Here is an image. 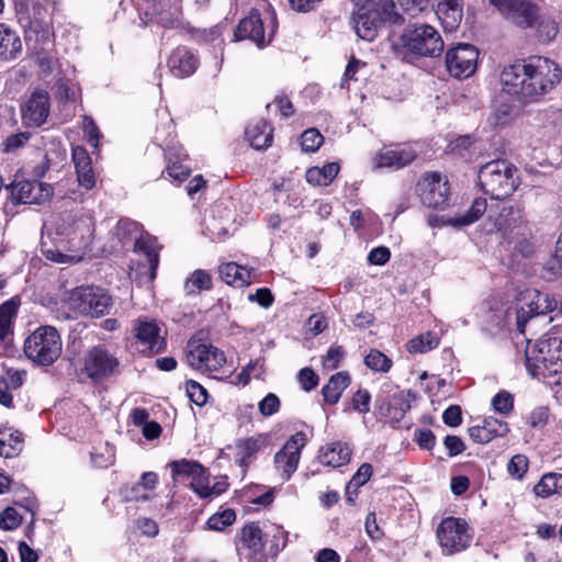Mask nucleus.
<instances>
[{
	"label": "nucleus",
	"mask_w": 562,
	"mask_h": 562,
	"mask_svg": "<svg viewBox=\"0 0 562 562\" xmlns=\"http://www.w3.org/2000/svg\"><path fill=\"white\" fill-rule=\"evenodd\" d=\"M195 56L183 46L177 47L168 59V66L175 77L183 78L191 76L196 69Z\"/></svg>",
	"instance_id": "obj_25"
},
{
	"label": "nucleus",
	"mask_w": 562,
	"mask_h": 562,
	"mask_svg": "<svg viewBox=\"0 0 562 562\" xmlns=\"http://www.w3.org/2000/svg\"><path fill=\"white\" fill-rule=\"evenodd\" d=\"M555 307L557 302L550 299L548 294L535 291L527 308L520 307L516 312L517 330L520 334H524L528 321L535 316L546 315L547 313L553 311Z\"/></svg>",
	"instance_id": "obj_19"
},
{
	"label": "nucleus",
	"mask_w": 562,
	"mask_h": 562,
	"mask_svg": "<svg viewBox=\"0 0 562 562\" xmlns=\"http://www.w3.org/2000/svg\"><path fill=\"white\" fill-rule=\"evenodd\" d=\"M25 371L8 369L5 375L0 376V384L7 389L16 390L23 384Z\"/></svg>",
	"instance_id": "obj_53"
},
{
	"label": "nucleus",
	"mask_w": 562,
	"mask_h": 562,
	"mask_svg": "<svg viewBox=\"0 0 562 562\" xmlns=\"http://www.w3.org/2000/svg\"><path fill=\"white\" fill-rule=\"evenodd\" d=\"M306 445V435L297 431L292 435L274 456V465L283 481H289L296 471L301 451Z\"/></svg>",
	"instance_id": "obj_13"
},
{
	"label": "nucleus",
	"mask_w": 562,
	"mask_h": 562,
	"mask_svg": "<svg viewBox=\"0 0 562 562\" xmlns=\"http://www.w3.org/2000/svg\"><path fill=\"white\" fill-rule=\"evenodd\" d=\"M318 375L311 368H303L299 371L297 381L306 392L314 390L318 384Z\"/></svg>",
	"instance_id": "obj_55"
},
{
	"label": "nucleus",
	"mask_w": 562,
	"mask_h": 562,
	"mask_svg": "<svg viewBox=\"0 0 562 562\" xmlns=\"http://www.w3.org/2000/svg\"><path fill=\"white\" fill-rule=\"evenodd\" d=\"M487 203L483 198L475 199L470 210L462 216L453 217H441L443 225H450L454 227H462L476 222L486 211Z\"/></svg>",
	"instance_id": "obj_30"
},
{
	"label": "nucleus",
	"mask_w": 562,
	"mask_h": 562,
	"mask_svg": "<svg viewBox=\"0 0 562 562\" xmlns=\"http://www.w3.org/2000/svg\"><path fill=\"white\" fill-rule=\"evenodd\" d=\"M417 192L422 203L427 207H442L447 204L450 186L439 172H426L417 182Z\"/></svg>",
	"instance_id": "obj_12"
},
{
	"label": "nucleus",
	"mask_w": 562,
	"mask_h": 562,
	"mask_svg": "<svg viewBox=\"0 0 562 562\" xmlns=\"http://www.w3.org/2000/svg\"><path fill=\"white\" fill-rule=\"evenodd\" d=\"M272 537L274 543L270 547V552L276 557L281 548L279 539H283L281 528L273 525H261L258 521L246 524L239 533L240 547L238 553L243 562H268L266 553V542L268 537Z\"/></svg>",
	"instance_id": "obj_3"
},
{
	"label": "nucleus",
	"mask_w": 562,
	"mask_h": 562,
	"mask_svg": "<svg viewBox=\"0 0 562 562\" xmlns=\"http://www.w3.org/2000/svg\"><path fill=\"white\" fill-rule=\"evenodd\" d=\"M15 313L16 305L13 302H5L0 306V339H4L10 334Z\"/></svg>",
	"instance_id": "obj_44"
},
{
	"label": "nucleus",
	"mask_w": 562,
	"mask_h": 562,
	"mask_svg": "<svg viewBox=\"0 0 562 562\" xmlns=\"http://www.w3.org/2000/svg\"><path fill=\"white\" fill-rule=\"evenodd\" d=\"M71 156L79 184L87 190L92 189L95 186V175L88 151L81 146H75Z\"/></svg>",
	"instance_id": "obj_22"
},
{
	"label": "nucleus",
	"mask_w": 562,
	"mask_h": 562,
	"mask_svg": "<svg viewBox=\"0 0 562 562\" xmlns=\"http://www.w3.org/2000/svg\"><path fill=\"white\" fill-rule=\"evenodd\" d=\"M272 22L273 24L276 23L274 14L272 15ZM273 32L274 25L272 26V31L269 34L268 40L266 41L263 22L260 18L258 10L252 9L249 12L248 16L244 18L238 23L235 31V37L237 41L250 40L254 43H256L257 46L263 47L266 44L270 42Z\"/></svg>",
	"instance_id": "obj_18"
},
{
	"label": "nucleus",
	"mask_w": 562,
	"mask_h": 562,
	"mask_svg": "<svg viewBox=\"0 0 562 562\" xmlns=\"http://www.w3.org/2000/svg\"><path fill=\"white\" fill-rule=\"evenodd\" d=\"M501 14L520 29L535 26L540 8L530 0H490Z\"/></svg>",
	"instance_id": "obj_11"
},
{
	"label": "nucleus",
	"mask_w": 562,
	"mask_h": 562,
	"mask_svg": "<svg viewBox=\"0 0 562 562\" xmlns=\"http://www.w3.org/2000/svg\"><path fill=\"white\" fill-rule=\"evenodd\" d=\"M93 299L88 315L92 317H101L109 314L112 307V299L102 289L92 286Z\"/></svg>",
	"instance_id": "obj_40"
},
{
	"label": "nucleus",
	"mask_w": 562,
	"mask_h": 562,
	"mask_svg": "<svg viewBox=\"0 0 562 562\" xmlns=\"http://www.w3.org/2000/svg\"><path fill=\"white\" fill-rule=\"evenodd\" d=\"M49 109L48 92L35 90L21 108L22 121L27 126H41L46 122Z\"/></svg>",
	"instance_id": "obj_17"
},
{
	"label": "nucleus",
	"mask_w": 562,
	"mask_h": 562,
	"mask_svg": "<svg viewBox=\"0 0 562 562\" xmlns=\"http://www.w3.org/2000/svg\"><path fill=\"white\" fill-rule=\"evenodd\" d=\"M258 408L262 416H272L280 408V400L274 393H269L259 402Z\"/></svg>",
	"instance_id": "obj_54"
},
{
	"label": "nucleus",
	"mask_w": 562,
	"mask_h": 562,
	"mask_svg": "<svg viewBox=\"0 0 562 562\" xmlns=\"http://www.w3.org/2000/svg\"><path fill=\"white\" fill-rule=\"evenodd\" d=\"M135 337L151 352H159L165 347L160 338V328L155 322L138 319L134 325Z\"/></svg>",
	"instance_id": "obj_24"
},
{
	"label": "nucleus",
	"mask_w": 562,
	"mask_h": 562,
	"mask_svg": "<svg viewBox=\"0 0 562 562\" xmlns=\"http://www.w3.org/2000/svg\"><path fill=\"white\" fill-rule=\"evenodd\" d=\"M135 250H138L146 256L150 268V277L155 278V271L159 263L157 239L149 235L140 234L139 237L136 238Z\"/></svg>",
	"instance_id": "obj_33"
},
{
	"label": "nucleus",
	"mask_w": 562,
	"mask_h": 562,
	"mask_svg": "<svg viewBox=\"0 0 562 562\" xmlns=\"http://www.w3.org/2000/svg\"><path fill=\"white\" fill-rule=\"evenodd\" d=\"M220 277L229 285L244 286L250 283V271L235 263H223L218 268Z\"/></svg>",
	"instance_id": "obj_31"
},
{
	"label": "nucleus",
	"mask_w": 562,
	"mask_h": 562,
	"mask_svg": "<svg viewBox=\"0 0 562 562\" xmlns=\"http://www.w3.org/2000/svg\"><path fill=\"white\" fill-rule=\"evenodd\" d=\"M113 233L122 243V245H124L133 238L136 240V238L139 237L137 236L139 233V225L137 222L130 218L120 220Z\"/></svg>",
	"instance_id": "obj_41"
},
{
	"label": "nucleus",
	"mask_w": 562,
	"mask_h": 562,
	"mask_svg": "<svg viewBox=\"0 0 562 562\" xmlns=\"http://www.w3.org/2000/svg\"><path fill=\"white\" fill-rule=\"evenodd\" d=\"M188 363L202 372H217L226 362L224 352L217 347L192 338L187 346Z\"/></svg>",
	"instance_id": "obj_9"
},
{
	"label": "nucleus",
	"mask_w": 562,
	"mask_h": 562,
	"mask_svg": "<svg viewBox=\"0 0 562 562\" xmlns=\"http://www.w3.org/2000/svg\"><path fill=\"white\" fill-rule=\"evenodd\" d=\"M189 398L198 406H202L207 401V391L198 382L190 380L186 384Z\"/></svg>",
	"instance_id": "obj_50"
},
{
	"label": "nucleus",
	"mask_w": 562,
	"mask_h": 562,
	"mask_svg": "<svg viewBox=\"0 0 562 562\" xmlns=\"http://www.w3.org/2000/svg\"><path fill=\"white\" fill-rule=\"evenodd\" d=\"M22 522V517L12 507L5 508L0 514V528L3 530H13L18 528Z\"/></svg>",
	"instance_id": "obj_52"
},
{
	"label": "nucleus",
	"mask_w": 562,
	"mask_h": 562,
	"mask_svg": "<svg viewBox=\"0 0 562 562\" xmlns=\"http://www.w3.org/2000/svg\"><path fill=\"white\" fill-rule=\"evenodd\" d=\"M351 449L341 441L331 442L321 449L319 460L324 465L338 468L349 463Z\"/></svg>",
	"instance_id": "obj_27"
},
{
	"label": "nucleus",
	"mask_w": 562,
	"mask_h": 562,
	"mask_svg": "<svg viewBox=\"0 0 562 562\" xmlns=\"http://www.w3.org/2000/svg\"><path fill=\"white\" fill-rule=\"evenodd\" d=\"M82 130L85 135L87 136L88 140L94 146H98V140L100 138V132L98 126L95 125L94 121L88 116H82Z\"/></svg>",
	"instance_id": "obj_60"
},
{
	"label": "nucleus",
	"mask_w": 562,
	"mask_h": 562,
	"mask_svg": "<svg viewBox=\"0 0 562 562\" xmlns=\"http://www.w3.org/2000/svg\"><path fill=\"white\" fill-rule=\"evenodd\" d=\"M371 395L367 390H358L351 400L352 408L359 413H368Z\"/></svg>",
	"instance_id": "obj_58"
},
{
	"label": "nucleus",
	"mask_w": 562,
	"mask_h": 562,
	"mask_svg": "<svg viewBox=\"0 0 562 562\" xmlns=\"http://www.w3.org/2000/svg\"><path fill=\"white\" fill-rule=\"evenodd\" d=\"M390 258H391L390 249L387 247H383V246L373 248L368 255V261L371 265H376V266H382V265L386 263L390 260Z\"/></svg>",
	"instance_id": "obj_63"
},
{
	"label": "nucleus",
	"mask_w": 562,
	"mask_h": 562,
	"mask_svg": "<svg viewBox=\"0 0 562 562\" xmlns=\"http://www.w3.org/2000/svg\"><path fill=\"white\" fill-rule=\"evenodd\" d=\"M372 473V465L370 463H362L350 480L347 490H349L350 486H355L356 488L363 486L370 480Z\"/></svg>",
	"instance_id": "obj_57"
},
{
	"label": "nucleus",
	"mask_w": 562,
	"mask_h": 562,
	"mask_svg": "<svg viewBox=\"0 0 562 562\" xmlns=\"http://www.w3.org/2000/svg\"><path fill=\"white\" fill-rule=\"evenodd\" d=\"M173 476H191L192 490L202 498L210 497V483L206 469L196 461L180 460L170 464Z\"/></svg>",
	"instance_id": "obj_16"
},
{
	"label": "nucleus",
	"mask_w": 562,
	"mask_h": 562,
	"mask_svg": "<svg viewBox=\"0 0 562 562\" xmlns=\"http://www.w3.org/2000/svg\"><path fill=\"white\" fill-rule=\"evenodd\" d=\"M438 345L439 337L431 331H427L408 340L406 348L411 353H424L435 349Z\"/></svg>",
	"instance_id": "obj_37"
},
{
	"label": "nucleus",
	"mask_w": 562,
	"mask_h": 562,
	"mask_svg": "<svg viewBox=\"0 0 562 562\" xmlns=\"http://www.w3.org/2000/svg\"><path fill=\"white\" fill-rule=\"evenodd\" d=\"M537 496L548 497L559 491H562V474H544L533 488Z\"/></svg>",
	"instance_id": "obj_39"
},
{
	"label": "nucleus",
	"mask_w": 562,
	"mask_h": 562,
	"mask_svg": "<svg viewBox=\"0 0 562 562\" xmlns=\"http://www.w3.org/2000/svg\"><path fill=\"white\" fill-rule=\"evenodd\" d=\"M52 31L47 23L40 20L29 21L24 25V41L30 50L40 55L50 44Z\"/></svg>",
	"instance_id": "obj_20"
},
{
	"label": "nucleus",
	"mask_w": 562,
	"mask_h": 562,
	"mask_svg": "<svg viewBox=\"0 0 562 562\" xmlns=\"http://www.w3.org/2000/svg\"><path fill=\"white\" fill-rule=\"evenodd\" d=\"M479 50L471 44H458L446 54V66L454 78H469L475 72Z\"/></svg>",
	"instance_id": "obj_14"
},
{
	"label": "nucleus",
	"mask_w": 562,
	"mask_h": 562,
	"mask_svg": "<svg viewBox=\"0 0 562 562\" xmlns=\"http://www.w3.org/2000/svg\"><path fill=\"white\" fill-rule=\"evenodd\" d=\"M352 22L357 35L363 41L372 42L383 24L400 25L404 23V18L395 10L393 0H380L379 3L361 7L355 13Z\"/></svg>",
	"instance_id": "obj_5"
},
{
	"label": "nucleus",
	"mask_w": 562,
	"mask_h": 562,
	"mask_svg": "<svg viewBox=\"0 0 562 562\" xmlns=\"http://www.w3.org/2000/svg\"><path fill=\"white\" fill-rule=\"evenodd\" d=\"M63 342L52 326H41L24 341L25 356L38 366H50L60 356Z\"/></svg>",
	"instance_id": "obj_7"
},
{
	"label": "nucleus",
	"mask_w": 562,
	"mask_h": 562,
	"mask_svg": "<svg viewBox=\"0 0 562 562\" xmlns=\"http://www.w3.org/2000/svg\"><path fill=\"white\" fill-rule=\"evenodd\" d=\"M435 13L443 29L452 32L459 27L462 21L463 4L461 0H438Z\"/></svg>",
	"instance_id": "obj_23"
},
{
	"label": "nucleus",
	"mask_w": 562,
	"mask_h": 562,
	"mask_svg": "<svg viewBox=\"0 0 562 562\" xmlns=\"http://www.w3.org/2000/svg\"><path fill=\"white\" fill-rule=\"evenodd\" d=\"M437 538L443 554L451 555L465 550L471 542L469 526L465 520L447 517L437 528Z\"/></svg>",
	"instance_id": "obj_8"
},
{
	"label": "nucleus",
	"mask_w": 562,
	"mask_h": 562,
	"mask_svg": "<svg viewBox=\"0 0 562 562\" xmlns=\"http://www.w3.org/2000/svg\"><path fill=\"white\" fill-rule=\"evenodd\" d=\"M364 363L371 370L379 372H387L392 367V360L376 349H372L366 356Z\"/></svg>",
	"instance_id": "obj_43"
},
{
	"label": "nucleus",
	"mask_w": 562,
	"mask_h": 562,
	"mask_svg": "<svg viewBox=\"0 0 562 562\" xmlns=\"http://www.w3.org/2000/svg\"><path fill=\"white\" fill-rule=\"evenodd\" d=\"M529 460L525 454H515L507 464V472L514 480H522L528 471Z\"/></svg>",
	"instance_id": "obj_45"
},
{
	"label": "nucleus",
	"mask_w": 562,
	"mask_h": 562,
	"mask_svg": "<svg viewBox=\"0 0 562 562\" xmlns=\"http://www.w3.org/2000/svg\"><path fill=\"white\" fill-rule=\"evenodd\" d=\"M561 79L559 65L542 56L518 60L501 74L503 91L521 104L539 102L555 89Z\"/></svg>",
	"instance_id": "obj_1"
},
{
	"label": "nucleus",
	"mask_w": 562,
	"mask_h": 562,
	"mask_svg": "<svg viewBox=\"0 0 562 562\" xmlns=\"http://www.w3.org/2000/svg\"><path fill=\"white\" fill-rule=\"evenodd\" d=\"M533 27L536 29L539 42L542 43L552 41L559 33L557 22L552 18L541 14V12H539Z\"/></svg>",
	"instance_id": "obj_36"
},
{
	"label": "nucleus",
	"mask_w": 562,
	"mask_h": 562,
	"mask_svg": "<svg viewBox=\"0 0 562 562\" xmlns=\"http://www.w3.org/2000/svg\"><path fill=\"white\" fill-rule=\"evenodd\" d=\"M509 431L508 424L493 416L485 417L482 425L468 429L470 438L476 443H487L496 437H503Z\"/></svg>",
	"instance_id": "obj_21"
},
{
	"label": "nucleus",
	"mask_w": 562,
	"mask_h": 562,
	"mask_svg": "<svg viewBox=\"0 0 562 562\" xmlns=\"http://www.w3.org/2000/svg\"><path fill=\"white\" fill-rule=\"evenodd\" d=\"M21 48L20 37L7 25L0 24V56L4 59H12Z\"/></svg>",
	"instance_id": "obj_34"
},
{
	"label": "nucleus",
	"mask_w": 562,
	"mask_h": 562,
	"mask_svg": "<svg viewBox=\"0 0 562 562\" xmlns=\"http://www.w3.org/2000/svg\"><path fill=\"white\" fill-rule=\"evenodd\" d=\"M494 412L508 416L514 409V396L508 391H501L492 398Z\"/></svg>",
	"instance_id": "obj_46"
},
{
	"label": "nucleus",
	"mask_w": 562,
	"mask_h": 562,
	"mask_svg": "<svg viewBox=\"0 0 562 562\" xmlns=\"http://www.w3.org/2000/svg\"><path fill=\"white\" fill-rule=\"evenodd\" d=\"M344 349L342 347H330L323 359L324 368L328 370H334L338 368L340 361L344 358Z\"/></svg>",
	"instance_id": "obj_59"
},
{
	"label": "nucleus",
	"mask_w": 562,
	"mask_h": 562,
	"mask_svg": "<svg viewBox=\"0 0 562 562\" xmlns=\"http://www.w3.org/2000/svg\"><path fill=\"white\" fill-rule=\"evenodd\" d=\"M212 288L211 274L202 269L193 271L184 283L187 294H194L199 291H206Z\"/></svg>",
	"instance_id": "obj_38"
},
{
	"label": "nucleus",
	"mask_w": 562,
	"mask_h": 562,
	"mask_svg": "<svg viewBox=\"0 0 562 562\" xmlns=\"http://www.w3.org/2000/svg\"><path fill=\"white\" fill-rule=\"evenodd\" d=\"M398 3L409 16H417L430 8V0H398Z\"/></svg>",
	"instance_id": "obj_51"
},
{
	"label": "nucleus",
	"mask_w": 562,
	"mask_h": 562,
	"mask_svg": "<svg viewBox=\"0 0 562 562\" xmlns=\"http://www.w3.org/2000/svg\"><path fill=\"white\" fill-rule=\"evenodd\" d=\"M245 135L250 146L255 149H265L272 142V130L263 120L250 123L245 131Z\"/></svg>",
	"instance_id": "obj_29"
},
{
	"label": "nucleus",
	"mask_w": 562,
	"mask_h": 562,
	"mask_svg": "<svg viewBox=\"0 0 562 562\" xmlns=\"http://www.w3.org/2000/svg\"><path fill=\"white\" fill-rule=\"evenodd\" d=\"M92 299V286H79L69 293L67 304L74 313L88 315Z\"/></svg>",
	"instance_id": "obj_32"
},
{
	"label": "nucleus",
	"mask_w": 562,
	"mask_h": 562,
	"mask_svg": "<svg viewBox=\"0 0 562 562\" xmlns=\"http://www.w3.org/2000/svg\"><path fill=\"white\" fill-rule=\"evenodd\" d=\"M266 445V440L263 437H249L243 440L238 448L241 453V459L245 461L254 457L258 451H260Z\"/></svg>",
	"instance_id": "obj_48"
},
{
	"label": "nucleus",
	"mask_w": 562,
	"mask_h": 562,
	"mask_svg": "<svg viewBox=\"0 0 562 562\" xmlns=\"http://www.w3.org/2000/svg\"><path fill=\"white\" fill-rule=\"evenodd\" d=\"M349 384L350 375L347 371H340L333 374L322 389L324 402L329 405L338 403L344 391L349 386Z\"/></svg>",
	"instance_id": "obj_28"
},
{
	"label": "nucleus",
	"mask_w": 562,
	"mask_h": 562,
	"mask_svg": "<svg viewBox=\"0 0 562 562\" xmlns=\"http://www.w3.org/2000/svg\"><path fill=\"white\" fill-rule=\"evenodd\" d=\"M30 137L31 134L29 132L12 134L8 136L3 142V150L7 153L16 151L19 148L23 147L29 142Z\"/></svg>",
	"instance_id": "obj_56"
},
{
	"label": "nucleus",
	"mask_w": 562,
	"mask_h": 562,
	"mask_svg": "<svg viewBox=\"0 0 562 562\" xmlns=\"http://www.w3.org/2000/svg\"><path fill=\"white\" fill-rule=\"evenodd\" d=\"M525 358L527 371L533 378H546L562 372V336L549 331L533 345L528 340Z\"/></svg>",
	"instance_id": "obj_2"
},
{
	"label": "nucleus",
	"mask_w": 562,
	"mask_h": 562,
	"mask_svg": "<svg viewBox=\"0 0 562 562\" xmlns=\"http://www.w3.org/2000/svg\"><path fill=\"white\" fill-rule=\"evenodd\" d=\"M323 142L324 136L316 128H308L301 136V147L306 153L316 151Z\"/></svg>",
	"instance_id": "obj_47"
},
{
	"label": "nucleus",
	"mask_w": 562,
	"mask_h": 562,
	"mask_svg": "<svg viewBox=\"0 0 562 562\" xmlns=\"http://www.w3.org/2000/svg\"><path fill=\"white\" fill-rule=\"evenodd\" d=\"M250 302H257L261 307L268 308L272 305L274 297L268 288H260L248 295Z\"/></svg>",
	"instance_id": "obj_61"
},
{
	"label": "nucleus",
	"mask_w": 562,
	"mask_h": 562,
	"mask_svg": "<svg viewBox=\"0 0 562 562\" xmlns=\"http://www.w3.org/2000/svg\"><path fill=\"white\" fill-rule=\"evenodd\" d=\"M236 520V513L234 509L226 508L222 512L213 514L206 521L210 530L223 531L226 527L233 525Z\"/></svg>",
	"instance_id": "obj_42"
},
{
	"label": "nucleus",
	"mask_w": 562,
	"mask_h": 562,
	"mask_svg": "<svg viewBox=\"0 0 562 562\" xmlns=\"http://www.w3.org/2000/svg\"><path fill=\"white\" fill-rule=\"evenodd\" d=\"M393 46L395 49L424 57H438L445 48L439 32L428 24L407 27Z\"/></svg>",
	"instance_id": "obj_6"
},
{
	"label": "nucleus",
	"mask_w": 562,
	"mask_h": 562,
	"mask_svg": "<svg viewBox=\"0 0 562 562\" xmlns=\"http://www.w3.org/2000/svg\"><path fill=\"white\" fill-rule=\"evenodd\" d=\"M415 440L422 449L430 450L436 443V437L429 429H418L415 431Z\"/></svg>",
	"instance_id": "obj_64"
},
{
	"label": "nucleus",
	"mask_w": 562,
	"mask_h": 562,
	"mask_svg": "<svg viewBox=\"0 0 562 562\" xmlns=\"http://www.w3.org/2000/svg\"><path fill=\"white\" fill-rule=\"evenodd\" d=\"M23 438L19 431H0V457L13 458L22 450Z\"/></svg>",
	"instance_id": "obj_35"
},
{
	"label": "nucleus",
	"mask_w": 562,
	"mask_h": 562,
	"mask_svg": "<svg viewBox=\"0 0 562 562\" xmlns=\"http://www.w3.org/2000/svg\"><path fill=\"white\" fill-rule=\"evenodd\" d=\"M416 158V153L409 148H384L375 157V166L378 168H402Z\"/></svg>",
	"instance_id": "obj_26"
},
{
	"label": "nucleus",
	"mask_w": 562,
	"mask_h": 562,
	"mask_svg": "<svg viewBox=\"0 0 562 562\" xmlns=\"http://www.w3.org/2000/svg\"><path fill=\"white\" fill-rule=\"evenodd\" d=\"M83 371L98 383L120 372L119 359L102 346L90 348L83 358Z\"/></svg>",
	"instance_id": "obj_10"
},
{
	"label": "nucleus",
	"mask_w": 562,
	"mask_h": 562,
	"mask_svg": "<svg viewBox=\"0 0 562 562\" xmlns=\"http://www.w3.org/2000/svg\"><path fill=\"white\" fill-rule=\"evenodd\" d=\"M443 423L449 427H457L462 423L461 408L458 405L449 406L442 414Z\"/></svg>",
	"instance_id": "obj_62"
},
{
	"label": "nucleus",
	"mask_w": 562,
	"mask_h": 562,
	"mask_svg": "<svg viewBox=\"0 0 562 562\" xmlns=\"http://www.w3.org/2000/svg\"><path fill=\"white\" fill-rule=\"evenodd\" d=\"M477 178L481 189L496 200L510 196L519 186L518 169L506 159L481 166Z\"/></svg>",
	"instance_id": "obj_4"
},
{
	"label": "nucleus",
	"mask_w": 562,
	"mask_h": 562,
	"mask_svg": "<svg viewBox=\"0 0 562 562\" xmlns=\"http://www.w3.org/2000/svg\"><path fill=\"white\" fill-rule=\"evenodd\" d=\"M8 189L13 204H41L48 200L53 192L48 183L29 180L13 182Z\"/></svg>",
	"instance_id": "obj_15"
},
{
	"label": "nucleus",
	"mask_w": 562,
	"mask_h": 562,
	"mask_svg": "<svg viewBox=\"0 0 562 562\" xmlns=\"http://www.w3.org/2000/svg\"><path fill=\"white\" fill-rule=\"evenodd\" d=\"M91 460L97 468H108L115 461V448L105 443L104 452H91Z\"/></svg>",
	"instance_id": "obj_49"
}]
</instances>
